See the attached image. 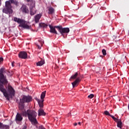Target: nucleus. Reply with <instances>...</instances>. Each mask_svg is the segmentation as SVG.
<instances>
[{"instance_id": "18", "label": "nucleus", "mask_w": 129, "mask_h": 129, "mask_svg": "<svg viewBox=\"0 0 129 129\" xmlns=\"http://www.w3.org/2000/svg\"><path fill=\"white\" fill-rule=\"evenodd\" d=\"M10 128V126L8 125H5L3 124V123H1L0 124V128L1 129H9Z\"/></svg>"}, {"instance_id": "16", "label": "nucleus", "mask_w": 129, "mask_h": 129, "mask_svg": "<svg viewBox=\"0 0 129 129\" xmlns=\"http://www.w3.org/2000/svg\"><path fill=\"white\" fill-rule=\"evenodd\" d=\"M38 112L39 116H41V115H46V113H45L44 110H43L42 108H40L38 110Z\"/></svg>"}, {"instance_id": "2", "label": "nucleus", "mask_w": 129, "mask_h": 129, "mask_svg": "<svg viewBox=\"0 0 129 129\" xmlns=\"http://www.w3.org/2000/svg\"><path fill=\"white\" fill-rule=\"evenodd\" d=\"M12 4L18 7L19 3L17 0H9L5 2V8L3 9V12L7 15H11L13 14V6Z\"/></svg>"}, {"instance_id": "33", "label": "nucleus", "mask_w": 129, "mask_h": 129, "mask_svg": "<svg viewBox=\"0 0 129 129\" xmlns=\"http://www.w3.org/2000/svg\"><path fill=\"white\" fill-rule=\"evenodd\" d=\"M2 0H0V7H1V6H2Z\"/></svg>"}, {"instance_id": "34", "label": "nucleus", "mask_w": 129, "mask_h": 129, "mask_svg": "<svg viewBox=\"0 0 129 129\" xmlns=\"http://www.w3.org/2000/svg\"><path fill=\"white\" fill-rule=\"evenodd\" d=\"M78 124H79V125H81V122H78Z\"/></svg>"}, {"instance_id": "21", "label": "nucleus", "mask_w": 129, "mask_h": 129, "mask_svg": "<svg viewBox=\"0 0 129 129\" xmlns=\"http://www.w3.org/2000/svg\"><path fill=\"white\" fill-rule=\"evenodd\" d=\"M39 27H40L41 28H47L48 27V25L45 23H40Z\"/></svg>"}, {"instance_id": "14", "label": "nucleus", "mask_w": 129, "mask_h": 129, "mask_svg": "<svg viewBox=\"0 0 129 129\" xmlns=\"http://www.w3.org/2000/svg\"><path fill=\"white\" fill-rule=\"evenodd\" d=\"M79 82H80V78H77V79H76V80L74 82L72 83L73 88H74V87H77V86H78Z\"/></svg>"}, {"instance_id": "17", "label": "nucleus", "mask_w": 129, "mask_h": 129, "mask_svg": "<svg viewBox=\"0 0 129 129\" xmlns=\"http://www.w3.org/2000/svg\"><path fill=\"white\" fill-rule=\"evenodd\" d=\"M47 9L48 11V15H53V14H54V12L55 11L54 8H53L52 7H48Z\"/></svg>"}, {"instance_id": "24", "label": "nucleus", "mask_w": 129, "mask_h": 129, "mask_svg": "<svg viewBox=\"0 0 129 129\" xmlns=\"http://www.w3.org/2000/svg\"><path fill=\"white\" fill-rule=\"evenodd\" d=\"M110 116L111 117H112V118L113 119V120H114V121H116H116H118V119L117 118H115V117H114V116H113V115L110 114Z\"/></svg>"}, {"instance_id": "28", "label": "nucleus", "mask_w": 129, "mask_h": 129, "mask_svg": "<svg viewBox=\"0 0 129 129\" xmlns=\"http://www.w3.org/2000/svg\"><path fill=\"white\" fill-rule=\"evenodd\" d=\"M104 113L106 115H109V116H110V113H109V112H108V111H105Z\"/></svg>"}, {"instance_id": "22", "label": "nucleus", "mask_w": 129, "mask_h": 129, "mask_svg": "<svg viewBox=\"0 0 129 129\" xmlns=\"http://www.w3.org/2000/svg\"><path fill=\"white\" fill-rule=\"evenodd\" d=\"M77 76H78V72L76 73V74L73 76H71V79H76V78H77Z\"/></svg>"}, {"instance_id": "36", "label": "nucleus", "mask_w": 129, "mask_h": 129, "mask_svg": "<svg viewBox=\"0 0 129 129\" xmlns=\"http://www.w3.org/2000/svg\"><path fill=\"white\" fill-rule=\"evenodd\" d=\"M42 44H43V42H41V46H42Z\"/></svg>"}, {"instance_id": "13", "label": "nucleus", "mask_w": 129, "mask_h": 129, "mask_svg": "<svg viewBox=\"0 0 129 129\" xmlns=\"http://www.w3.org/2000/svg\"><path fill=\"white\" fill-rule=\"evenodd\" d=\"M42 16H43V14L40 13V14H37V15L34 17L35 22L36 24L38 23H39V22H40V19H41V18H42Z\"/></svg>"}, {"instance_id": "19", "label": "nucleus", "mask_w": 129, "mask_h": 129, "mask_svg": "<svg viewBox=\"0 0 129 129\" xmlns=\"http://www.w3.org/2000/svg\"><path fill=\"white\" fill-rule=\"evenodd\" d=\"M44 64H45V61H44L43 60H41L36 63L37 66H42V65H44Z\"/></svg>"}, {"instance_id": "11", "label": "nucleus", "mask_w": 129, "mask_h": 129, "mask_svg": "<svg viewBox=\"0 0 129 129\" xmlns=\"http://www.w3.org/2000/svg\"><path fill=\"white\" fill-rule=\"evenodd\" d=\"M20 11L23 13V14H29L30 11H29V8L28 7L24 4H23L20 8Z\"/></svg>"}, {"instance_id": "31", "label": "nucleus", "mask_w": 129, "mask_h": 129, "mask_svg": "<svg viewBox=\"0 0 129 129\" xmlns=\"http://www.w3.org/2000/svg\"><path fill=\"white\" fill-rule=\"evenodd\" d=\"M37 47H38V49H41V46H39V45H37Z\"/></svg>"}, {"instance_id": "4", "label": "nucleus", "mask_w": 129, "mask_h": 129, "mask_svg": "<svg viewBox=\"0 0 129 129\" xmlns=\"http://www.w3.org/2000/svg\"><path fill=\"white\" fill-rule=\"evenodd\" d=\"M49 27L50 28V33H53V34H56V35H58V33L57 32V31H56V29L60 33L61 35H63V37H64V34H65V28H63L62 26H54L53 27L51 25H49Z\"/></svg>"}, {"instance_id": "25", "label": "nucleus", "mask_w": 129, "mask_h": 129, "mask_svg": "<svg viewBox=\"0 0 129 129\" xmlns=\"http://www.w3.org/2000/svg\"><path fill=\"white\" fill-rule=\"evenodd\" d=\"M102 54L104 56L106 55V50L105 49H102Z\"/></svg>"}, {"instance_id": "6", "label": "nucleus", "mask_w": 129, "mask_h": 129, "mask_svg": "<svg viewBox=\"0 0 129 129\" xmlns=\"http://www.w3.org/2000/svg\"><path fill=\"white\" fill-rule=\"evenodd\" d=\"M14 22H16L18 24H20L19 27L24 28V29H30V26L26 24V21L23 19L15 17L14 18Z\"/></svg>"}, {"instance_id": "20", "label": "nucleus", "mask_w": 129, "mask_h": 129, "mask_svg": "<svg viewBox=\"0 0 129 129\" xmlns=\"http://www.w3.org/2000/svg\"><path fill=\"white\" fill-rule=\"evenodd\" d=\"M116 122H117L118 127H119V128H121V127H122V122L121 121H119V120L118 119V121H116Z\"/></svg>"}, {"instance_id": "15", "label": "nucleus", "mask_w": 129, "mask_h": 129, "mask_svg": "<svg viewBox=\"0 0 129 129\" xmlns=\"http://www.w3.org/2000/svg\"><path fill=\"white\" fill-rule=\"evenodd\" d=\"M15 120L16 122H18V121H22V120H23V117H22L21 114L17 113L16 116Z\"/></svg>"}, {"instance_id": "5", "label": "nucleus", "mask_w": 129, "mask_h": 129, "mask_svg": "<svg viewBox=\"0 0 129 129\" xmlns=\"http://www.w3.org/2000/svg\"><path fill=\"white\" fill-rule=\"evenodd\" d=\"M6 73V70L4 68L0 69V84L1 85L8 84V80L7 79V76L4 74Z\"/></svg>"}, {"instance_id": "27", "label": "nucleus", "mask_w": 129, "mask_h": 129, "mask_svg": "<svg viewBox=\"0 0 129 129\" xmlns=\"http://www.w3.org/2000/svg\"><path fill=\"white\" fill-rule=\"evenodd\" d=\"M94 97V95L93 94H91L90 95L88 96V98H90L91 99L92 98H93Z\"/></svg>"}, {"instance_id": "1", "label": "nucleus", "mask_w": 129, "mask_h": 129, "mask_svg": "<svg viewBox=\"0 0 129 129\" xmlns=\"http://www.w3.org/2000/svg\"><path fill=\"white\" fill-rule=\"evenodd\" d=\"M32 100V98L30 96H26L24 95L22 97V98L20 99V102L18 105L19 110L23 115L24 116H27V111L26 109H25V103H29L31 102Z\"/></svg>"}, {"instance_id": "35", "label": "nucleus", "mask_w": 129, "mask_h": 129, "mask_svg": "<svg viewBox=\"0 0 129 129\" xmlns=\"http://www.w3.org/2000/svg\"><path fill=\"white\" fill-rule=\"evenodd\" d=\"M77 123H75V124H74V125H75V126H76V125H77Z\"/></svg>"}, {"instance_id": "23", "label": "nucleus", "mask_w": 129, "mask_h": 129, "mask_svg": "<svg viewBox=\"0 0 129 129\" xmlns=\"http://www.w3.org/2000/svg\"><path fill=\"white\" fill-rule=\"evenodd\" d=\"M70 32V29L69 28H65V33H66V36H67V34Z\"/></svg>"}, {"instance_id": "10", "label": "nucleus", "mask_w": 129, "mask_h": 129, "mask_svg": "<svg viewBox=\"0 0 129 129\" xmlns=\"http://www.w3.org/2000/svg\"><path fill=\"white\" fill-rule=\"evenodd\" d=\"M8 92H9V96L11 98H13V96H15V91L13 87L9 85L8 87Z\"/></svg>"}, {"instance_id": "30", "label": "nucleus", "mask_w": 129, "mask_h": 129, "mask_svg": "<svg viewBox=\"0 0 129 129\" xmlns=\"http://www.w3.org/2000/svg\"><path fill=\"white\" fill-rule=\"evenodd\" d=\"M4 61V58L3 57H0V63Z\"/></svg>"}, {"instance_id": "29", "label": "nucleus", "mask_w": 129, "mask_h": 129, "mask_svg": "<svg viewBox=\"0 0 129 129\" xmlns=\"http://www.w3.org/2000/svg\"><path fill=\"white\" fill-rule=\"evenodd\" d=\"M38 129H46L43 125H40L38 127Z\"/></svg>"}, {"instance_id": "7", "label": "nucleus", "mask_w": 129, "mask_h": 129, "mask_svg": "<svg viewBox=\"0 0 129 129\" xmlns=\"http://www.w3.org/2000/svg\"><path fill=\"white\" fill-rule=\"evenodd\" d=\"M46 96V91H44L41 93L40 98L41 100H38V103L39 104V107H43L44 106V98Z\"/></svg>"}, {"instance_id": "8", "label": "nucleus", "mask_w": 129, "mask_h": 129, "mask_svg": "<svg viewBox=\"0 0 129 129\" xmlns=\"http://www.w3.org/2000/svg\"><path fill=\"white\" fill-rule=\"evenodd\" d=\"M0 91L3 93L4 96L7 98V100H10V95L7 92V90L5 89L4 85L0 84Z\"/></svg>"}, {"instance_id": "26", "label": "nucleus", "mask_w": 129, "mask_h": 129, "mask_svg": "<svg viewBox=\"0 0 129 129\" xmlns=\"http://www.w3.org/2000/svg\"><path fill=\"white\" fill-rule=\"evenodd\" d=\"M26 2L30 3V4H31V5H33V4H35V3H34V1H33V0H26Z\"/></svg>"}, {"instance_id": "12", "label": "nucleus", "mask_w": 129, "mask_h": 129, "mask_svg": "<svg viewBox=\"0 0 129 129\" xmlns=\"http://www.w3.org/2000/svg\"><path fill=\"white\" fill-rule=\"evenodd\" d=\"M18 56L21 59H27L28 58V53L26 51H20Z\"/></svg>"}, {"instance_id": "32", "label": "nucleus", "mask_w": 129, "mask_h": 129, "mask_svg": "<svg viewBox=\"0 0 129 129\" xmlns=\"http://www.w3.org/2000/svg\"><path fill=\"white\" fill-rule=\"evenodd\" d=\"M14 64H15V62H12V65L13 67H14V66H15V65Z\"/></svg>"}, {"instance_id": "3", "label": "nucleus", "mask_w": 129, "mask_h": 129, "mask_svg": "<svg viewBox=\"0 0 129 129\" xmlns=\"http://www.w3.org/2000/svg\"><path fill=\"white\" fill-rule=\"evenodd\" d=\"M37 112L35 111H32L30 110H27L26 112V115L28 116V119L32 122V124L36 125L38 123V121L36 118L37 116Z\"/></svg>"}, {"instance_id": "9", "label": "nucleus", "mask_w": 129, "mask_h": 129, "mask_svg": "<svg viewBox=\"0 0 129 129\" xmlns=\"http://www.w3.org/2000/svg\"><path fill=\"white\" fill-rule=\"evenodd\" d=\"M35 3H33L31 5H30L29 7V11L30 13V15L31 16H34V15H36L37 14V10H36V7H35Z\"/></svg>"}]
</instances>
